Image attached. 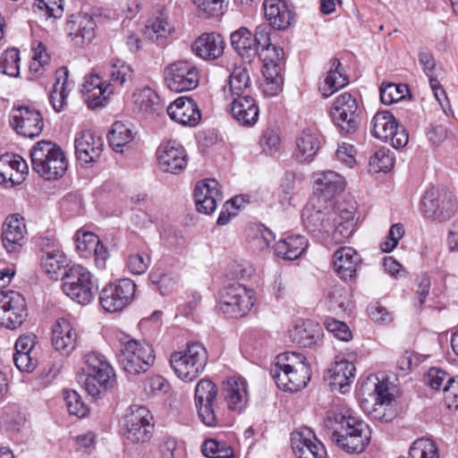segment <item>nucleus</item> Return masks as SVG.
Listing matches in <instances>:
<instances>
[{"mask_svg":"<svg viewBox=\"0 0 458 458\" xmlns=\"http://www.w3.org/2000/svg\"><path fill=\"white\" fill-rule=\"evenodd\" d=\"M230 39L233 48L242 60L251 63L257 57L260 46H267L268 34L260 27L255 33L242 27L231 34Z\"/></svg>","mask_w":458,"mask_h":458,"instance_id":"2eb2a0df","label":"nucleus"},{"mask_svg":"<svg viewBox=\"0 0 458 458\" xmlns=\"http://www.w3.org/2000/svg\"><path fill=\"white\" fill-rule=\"evenodd\" d=\"M154 360L152 347L136 340H130L123 344L118 355L119 363L123 370L133 375L147 371Z\"/></svg>","mask_w":458,"mask_h":458,"instance_id":"1a4fd4ad","label":"nucleus"},{"mask_svg":"<svg viewBox=\"0 0 458 458\" xmlns=\"http://www.w3.org/2000/svg\"><path fill=\"white\" fill-rule=\"evenodd\" d=\"M27 314L22 294L13 290L0 291V326L15 329L22 325Z\"/></svg>","mask_w":458,"mask_h":458,"instance_id":"ddd939ff","label":"nucleus"},{"mask_svg":"<svg viewBox=\"0 0 458 458\" xmlns=\"http://www.w3.org/2000/svg\"><path fill=\"white\" fill-rule=\"evenodd\" d=\"M371 126L375 138L389 142L395 148H403L408 143L405 129L398 127L394 116L388 111L377 113L372 118Z\"/></svg>","mask_w":458,"mask_h":458,"instance_id":"a211bd4d","label":"nucleus"},{"mask_svg":"<svg viewBox=\"0 0 458 458\" xmlns=\"http://www.w3.org/2000/svg\"><path fill=\"white\" fill-rule=\"evenodd\" d=\"M208 352L199 343H191L180 352L172 353L170 364L175 375L185 382L196 379L205 369Z\"/></svg>","mask_w":458,"mask_h":458,"instance_id":"39448f33","label":"nucleus"},{"mask_svg":"<svg viewBox=\"0 0 458 458\" xmlns=\"http://www.w3.org/2000/svg\"><path fill=\"white\" fill-rule=\"evenodd\" d=\"M80 383L93 398L105 394L109 388H112L115 383V375L100 373H84L80 377Z\"/></svg>","mask_w":458,"mask_h":458,"instance_id":"a19ab883","label":"nucleus"},{"mask_svg":"<svg viewBox=\"0 0 458 458\" xmlns=\"http://www.w3.org/2000/svg\"><path fill=\"white\" fill-rule=\"evenodd\" d=\"M10 117L12 126L23 137H37L43 130V119L34 108L20 106L12 110Z\"/></svg>","mask_w":458,"mask_h":458,"instance_id":"aec40b11","label":"nucleus"},{"mask_svg":"<svg viewBox=\"0 0 458 458\" xmlns=\"http://www.w3.org/2000/svg\"><path fill=\"white\" fill-rule=\"evenodd\" d=\"M292 448L298 458H324V445L309 428L294 431L291 437Z\"/></svg>","mask_w":458,"mask_h":458,"instance_id":"b1692460","label":"nucleus"},{"mask_svg":"<svg viewBox=\"0 0 458 458\" xmlns=\"http://www.w3.org/2000/svg\"><path fill=\"white\" fill-rule=\"evenodd\" d=\"M167 114L176 123L191 127L196 126L201 119L198 105L189 97L176 98L168 106Z\"/></svg>","mask_w":458,"mask_h":458,"instance_id":"a878e982","label":"nucleus"},{"mask_svg":"<svg viewBox=\"0 0 458 458\" xmlns=\"http://www.w3.org/2000/svg\"><path fill=\"white\" fill-rule=\"evenodd\" d=\"M360 262V255L352 247H341L333 256L334 268L344 280L352 279L355 276Z\"/></svg>","mask_w":458,"mask_h":458,"instance_id":"c9c22d12","label":"nucleus"},{"mask_svg":"<svg viewBox=\"0 0 458 458\" xmlns=\"http://www.w3.org/2000/svg\"><path fill=\"white\" fill-rule=\"evenodd\" d=\"M222 394L228 409L242 411L249 401L246 381L240 377L229 378L223 385Z\"/></svg>","mask_w":458,"mask_h":458,"instance_id":"2f4dec72","label":"nucleus"},{"mask_svg":"<svg viewBox=\"0 0 458 458\" xmlns=\"http://www.w3.org/2000/svg\"><path fill=\"white\" fill-rule=\"evenodd\" d=\"M73 87L69 81V71L63 66L55 72V81L50 94V102L56 112H61L66 105V98Z\"/></svg>","mask_w":458,"mask_h":458,"instance_id":"ea45409f","label":"nucleus"},{"mask_svg":"<svg viewBox=\"0 0 458 458\" xmlns=\"http://www.w3.org/2000/svg\"><path fill=\"white\" fill-rule=\"evenodd\" d=\"M341 63L338 59H332L330 61V68L327 72L324 81L319 85V90L325 98L332 96L348 84L347 76L339 71Z\"/></svg>","mask_w":458,"mask_h":458,"instance_id":"37998d69","label":"nucleus"},{"mask_svg":"<svg viewBox=\"0 0 458 458\" xmlns=\"http://www.w3.org/2000/svg\"><path fill=\"white\" fill-rule=\"evenodd\" d=\"M33 170L47 180L63 176L67 161L63 150L51 141L41 140L30 150Z\"/></svg>","mask_w":458,"mask_h":458,"instance_id":"20e7f679","label":"nucleus"},{"mask_svg":"<svg viewBox=\"0 0 458 458\" xmlns=\"http://www.w3.org/2000/svg\"><path fill=\"white\" fill-rule=\"evenodd\" d=\"M228 86L233 97L249 95L250 80L248 70L235 67L229 77Z\"/></svg>","mask_w":458,"mask_h":458,"instance_id":"8fccbe9b","label":"nucleus"},{"mask_svg":"<svg viewBox=\"0 0 458 458\" xmlns=\"http://www.w3.org/2000/svg\"><path fill=\"white\" fill-rule=\"evenodd\" d=\"M355 366L352 362L341 360H336L325 375L326 380L332 391H339L342 394L350 389L351 383L354 379Z\"/></svg>","mask_w":458,"mask_h":458,"instance_id":"c85d7f7f","label":"nucleus"},{"mask_svg":"<svg viewBox=\"0 0 458 458\" xmlns=\"http://www.w3.org/2000/svg\"><path fill=\"white\" fill-rule=\"evenodd\" d=\"M103 140L90 131L81 132L74 140L75 155L84 164L96 162L103 150Z\"/></svg>","mask_w":458,"mask_h":458,"instance_id":"cd10ccee","label":"nucleus"},{"mask_svg":"<svg viewBox=\"0 0 458 458\" xmlns=\"http://www.w3.org/2000/svg\"><path fill=\"white\" fill-rule=\"evenodd\" d=\"M77 333L65 318L56 320L52 328V344L64 355H69L76 346Z\"/></svg>","mask_w":458,"mask_h":458,"instance_id":"473e14b6","label":"nucleus"},{"mask_svg":"<svg viewBox=\"0 0 458 458\" xmlns=\"http://www.w3.org/2000/svg\"><path fill=\"white\" fill-rule=\"evenodd\" d=\"M327 302L328 309L335 313L345 310L348 306V291L340 285L332 287L327 293Z\"/></svg>","mask_w":458,"mask_h":458,"instance_id":"6e6d98bb","label":"nucleus"},{"mask_svg":"<svg viewBox=\"0 0 458 458\" xmlns=\"http://www.w3.org/2000/svg\"><path fill=\"white\" fill-rule=\"evenodd\" d=\"M449 380H451V377L445 370L437 368H431L425 377L426 383L432 389L437 391H443L445 383H447Z\"/></svg>","mask_w":458,"mask_h":458,"instance_id":"e2e57ef3","label":"nucleus"},{"mask_svg":"<svg viewBox=\"0 0 458 458\" xmlns=\"http://www.w3.org/2000/svg\"><path fill=\"white\" fill-rule=\"evenodd\" d=\"M43 271L52 279H56L58 275L68 266L67 257L58 248L44 250L40 259Z\"/></svg>","mask_w":458,"mask_h":458,"instance_id":"a18cd8bd","label":"nucleus"},{"mask_svg":"<svg viewBox=\"0 0 458 458\" xmlns=\"http://www.w3.org/2000/svg\"><path fill=\"white\" fill-rule=\"evenodd\" d=\"M324 423L333 442L347 454H360L369 443L368 426L347 411L331 410L327 413Z\"/></svg>","mask_w":458,"mask_h":458,"instance_id":"f03ea898","label":"nucleus"},{"mask_svg":"<svg viewBox=\"0 0 458 458\" xmlns=\"http://www.w3.org/2000/svg\"><path fill=\"white\" fill-rule=\"evenodd\" d=\"M270 374L279 388L296 392L310 379V368L303 355L284 352L276 357Z\"/></svg>","mask_w":458,"mask_h":458,"instance_id":"7ed1b4c3","label":"nucleus"},{"mask_svg":"<svg viewBox=\"0 0 458 458\" xmlns=\"http://www.w3.org/2000/svg\"><path fill=\"white\" fill-rule=\"evenodd\" d=\"M150 262V257L147 254H131L127 259V267L131 273L135 275H141L147 271Z\"/></svg>","mask_w":458,"mask_h":458,"instance_id":"680f3d73","label":"nucleus"},{"mask_svg":"<svg viewBox=\"0 0 458 458\" xmlns=\"http://www.w3.org/2000/svg\"><path fill=\"white\" fill-rule=\"evenodd\" d=\"M202 453L208 458H232L233 456V451L229 445L215 439H208L204 442Z\"/></svg>","mask_w":458,"mask_h":458,"instance_id":"4d7b16f0","label":"nucleus"},{"mask_svg":"<svg viewBox=\"0 0 458 458\" xmlns=\"http://www.w3.org/2000/svg\"><path fill=\"white\" fill-rule=\"evenodd\" d=\"M96 288L91 273L82 266H72L63 276V292L79 304L89 303Z\"/></svg>","mask_w":458,"mask_h":458,"instance_id":"0eeeda50","label":"nucleus"},{"mask_svg":"<svg viewBox=\"0 0 458 458\" xmlns=\"http://www.w3.org/2000/svg\"><path fill=\"white\" fill-rule=\"evenodd\" d=\"M263 64H271L272 63H281L283 58V50L277 48L270 43L268 37L267 46H260L257 55Z\"/></svg>","mask_w":458,"mask_h":458,"instance_id":"0e129e2a","label":"nucleus"},{"mask_svg":"<svg viewBox=\"0 0 458 458\" xmlns=\"http://www.w3.org/2000/svg\"><path fill=\"white\" fill-rule=\"evenodd\" d=\"M331 117L343 133H354L360 125V112L355 98L348 92L337 96L332 106Z\"/></svg>","mask_w":458,"mask_h":458,"instance_id":"9d476101","label":"nucleus"},{"mask_svg":"<svg viewBox=\"0 0 458 458\" xmlns=\"http://www.w3.org/2000/svg\"><path fill=\"white\" fill-rule=\"evenodd\" d=\"M224 47L225 43L219 34L204 33L194 42L193 51L204 60H214L223 54Z\"/></svg>","mask_w":458,"mask_h":458,"instance_id":"58836bf2","label":"nucleus"},{"mask_svg":"<svg viewBox=\"0 0 458 458\" xmlns=\"http://www.w3.org/2000/svg\"><path fill=\"white\" fill-rule=\"evenodd\" d=\"M167 88L174 92L190 91L198 87L199 74L198 69L190 62L176 61L164 71Z\"/></svg>","mask_w":458,"mask_h":458,"instance_id":"4468645a","label":"nucleus"},{"mask_svg":"<svg viewBox=\"0 0 458 458\" xmlns=\"http://www.w3.org/2000/svg\"><path fill=\"white\" fill-rule=\"evenodd\" d=\"M172 30L167 18L160 14L146 26L144 34L151 41L163 45Z\"/></svg>","mask_w":458,"mask_h":458,"instance_id":"de8ad7c7","label":"nucleus"},{"mask_svg":"<svg viewBox=\"0 0 458 458\" xmlns=\"http://www.w3.org/2000/svg\"><path fill=\"white\" fill-rule=\"evenodd\" d=\"M26 226L22 217L9 216L3 225L2 242L8 252H16L22 245Z\"/></svg>","mask_w":458,"mask_h":458,"instance_id":"72a5a7b5","label":"nucleus"},{"mask_svg":"<svg viewBox=\"0 0 458 458\" xmlns=\"http://www.w3.org/2000/svg\"><path fill=\"white\" fill-rule=\"evenodd\" d=\"M265 16L271 27L276 30H286L293 20L292 4L287 0H265Z\"/></svg>","mask_w":458,"mask_h":458,"instance_id":"c756f323","label":"nucleus"},{"mask_svg":"<svg viewBox=\"0 0 458 458\" xmlns=\"http://www.w3.org/2000/svg\"><path fill=\"white\" fill-rule=\"evenodd\" d=\"M96 22L86 13L72 14L66 21L65 30L77 45L90 42L95 38Z\"/></svg>","mask_w":458,"mask_h":458,"instance_id":"bb28decb","label":"nucleus"},{"mask_svg":"<svg viewBox=\"0 0 458 458\" xmlns=\"http://www.w3.org/2000/svg\"><path fill=\"white\" fill-rule=\"evenodd\" d=\"M373 400V404L366 403L364 406V410L371 418L383 422L391 421L395 418L396 402L386 383L379 381L376 384Z\"/></svg>","mask_w":458,"mask_h":458,"instance_id":"6ab92c4d","label":"nucleus"},{"mask_svg":"<svg viewBox=\"0 0 458 458\" xmlns=\"http://www.w3.org/2000/svg\"><path fill=\"white\" fill-rule=\"evenodd\" d=\"M290 338L293 343L302 347H310L320 338L321 328L311 321L301 322L295 325L289 331Z\"/></svg>","mask_w":458,"mask_h":458,"instance_id":"c03bdc74","label":"nucleus"},{"mask_svg":"<svg viewBox=\"0 0 458 458\" xmlns=\"http://www.w3.org/2000/svg\"><path fill=\"white\" fill-rule=\"evenodd\" d=\"M331 208L321 203L320 198L310 200L302 209L301 220L303 226L315 235L331 238L332 216Z\"/></svg>","mask_w":458,"mask_h":458,"instance_id":"dca6fc26","label":"nucleus"},{"mask_svg":"<svg viewBox=\"0 0 458 458\" xmlns=\"http://www.w3.org/2000/svg\"><path fill=\"white\" fill-rule=\"evenodd\" d=\"M253 305L252 291L241 284H230L220 292V310L233 318L245 316Z\"/></svg>","mask_w":458,"mask_h":458,"instance_id":"9b49d317","label":"nucleus"},{"mask_svg":"<svg viewBox=\"0 0 458 458\" xmlns=\"http://www.w3.org/2000/svg\"><path fill=\"white\" fill-rule=\"evenodd\" d=\"M331 213L335 214L332 216L331 241L335 244H340L349 239L355 231V208L339 203L335 208H331Z\"/></svg>","mask_w":458,"mask_h":458,"instance_id":"412c9836","label":"nucleus"},{"mask_svg":"<svg viewBox=\"0 0 458 458\" xmlns=\"http://www.w3.org/2000/svg\"><path fill=\"white\" fill-rule=\"evenodd\" d=\"M99 243L98 237L90 232H78L76 239V248L82 256L91 254L92 249Z\"/></svg>","mask_w":458,"mask_h":458,"instance_id":"052dcab7","label":"nucleus"},{"mask_svg":"<svg viewBox=\"0 0 458 458\" xmlns=\"http://www.w3.org/2000/svg\"><path fill=\"white\" fill-rule=\"evenodd\" d=\"M263 74L266 78L265 91L276 95L281 90L283 78L281 76V63L263 64Z\"/></svg>","mask_w":458,"mask_h":458,"instance_id":"3c124183","label":"nucleus"},{"mask_svg":"<svg viewBox=\"0 0 458 458\" xmlns=\"http://www.w3.org/2000/svg\"><path fill=\"white\" fill-rule=\"evenodd\" d=\"M308 247V242L302 235H290L278 241L275 245V252L284 259L294 260L301 256Z\"/></svg>","mask_w":458,"mask_h":458,"instance_id":"79ce46f5","label":"nucleus"},{"mask_svg":"<svg viewBox=\"0 0 458 458\" xmlns=\"http://www.w3.org/2000/svg\"><path fill=\"white\" fill-rule=\"evenodd\" d=\"M444 399L449 409L458 408V377H451V380L445 383L443 387Z\"/></svg>","mask_w":458,"mask_h":458,"instance_id":"774afa93","label":"nucleus"},{"mask_svg":"<svg viewBox=\"0 0 458 458\" xmlns=\"http://www.w3.org/2000/svg\"><path fill=\"white\" fill-rule=\"evenodd\" d=\"M217 386L209 379H201L195 387L194 402L200 421L208 427H215L218 423L216 411Z\"/></svg>","mask_w":458,"mask_h":458,"instance_id":"f3484780","label":"nucleus"},{"mask_svg":"<svg viewBox=\"0 0 458 458\" xmlns=\"http://www.w3.org/2000/svg\"><path fill=\"white\" fill-rule=\"evenodd\" d=\"M0 71L11 77H17L20 73V52L16 48L4 51L0 58Z\"/></svg>","mask_w":458,"mask_h":458,"instance_id":"5fc2aeb1","label":"nucleus"},{"mask_svg":"<svg viewBox=\"0 0 458 458\" xmlns=\"http://www.w3.org/2000/svg\"><path fill=\"white\" fill-rule=\"evenodd\" d=\"M321 145L320 135L316 129H304L296 138L293 157L300 163L311 162Z\"/></svg>","mask_w":458,"mask_h":458,"instance_id":"7c9ffc66","label":"nucleus"},{"mask_svg":"<svg viewBox=\"0 0 458 458\" xmlns=\"http://www.w3.org/2000/svg\"><path fill=\"white\" fill-rule=\"evenodd\" d=\"M326 328L336 338L342 341H349L352 338V333L348 326L334 318H328L325 321Z\"/></svg>","mask_w":458,"mask_h":458,"instance_id":"338daca9","label":"nucleus"},{"mask_svg":"<svg viewBox=\"0 0 458 458\" xmlns=\"http://www.w3.org/2000/svg\"><path fill=\"white\" fill-rule=\"evenodd\" d=\"M133 135L128 124L115 122L108 134V141L114 150L123 152V148L132 140Z\"/></svg>","mask_w":458,"mask_h":458,"instance_id":"09e8293b","label":"nucleus"},{"mask_svg":"<svg viewBox=\"0 0 458 458\" xmlns=\"http://www.w3.org/2000/svg\"><path fill=\"white\" fill-rule=\"evenodd\" d=\"M394 166V157L390 150L378 149L369 159V168L374 173L387 172Z\"/></svg>","mask_w":458,"mask_h":458,"instance_id":"13d9d810","label":"nucleus"},{"mask_svg":"<svg viewBox=\"0 0 458 458\" xmlns=\"http://www.w3.org/2000/svg\"><path fill=\"white\" fill-rule=\"evenodd\" d=\"M457 208V200L451 192L439 191L435 188L427 190L420 201L422 215L440 223L451 219Z\"/></svg>","mask_w":458,"mask_h":458,"instance_id":"6e6552de","label":"nucleus"},{"mask_svg":"<svg viewBox=\"0 0 458 458\" xmlns=\"http://www.w3.org/2000/svg\"><path fill=\"white\" fill-rule=\"evenodd\" d=\"M84 373L115 375L113 368L99 352H92L85 355Z\"/></svg>","mask_w":458,"mask_h":458,"instance_id":"603ef678","label":"nucleus"},{"mask_svg":"<svg viewBox=\"0 0 458 458\" xmlns=\"http://www.w3.org/2000/svg\"><path fill=\"white\" fill-rule=\"evenodd\" d=\"M218 182L215 179H207L199 182L194 189V199L197 209L204 214L213 213L217 202L222 200Z\"/></svg>","mask_w":458,"mask_h":458,"instance_id":"393cba45","label":"nucleus"},{"mask_svg":"<svg viewBox=\"0 0 458 458\" xmlns=\"http://www.w3.org/2000/svg\"><path fill=\"white\" fill-rule=\"evenodd\" d=\"M136 290L135 283L123 278L108 284L99 293V302L108 312H117L127 307L132 301Z\"/></svg>","mask_w":458,"mask_h":458,"instance_id":"f8f14e48","label":"nucleus"},{"mask_svg":"<svg viewBox=\"0 0 458 458\" xmlns=\"http://www.w3.org/2000/svg\"><path fill=\"white\" fill-rule=\"evenodd\" d=\"M150 411L138 404L131 405L120 423L124 437L131 443H145L152 437L154 423Z\"/></svg>","mask_w":458,"mask_h":458,"instance_id":"423d86ee","label":"nucleus"},{"mask_svg":"<svg viewBox=\"0 0 458 458\" xmlns=\"http://www.w3.org/2000/svg\"><path fill=\"white\" fill-rule=\"evenodd\" d=\"M411 458H439L436 444L428 438H419L409 450Z\"/></svg>","mask_w":458,"mask_h":458,"instance_id":"864d4df0","label":"nucleus"},{"mask_svg":"<svg viewBox=\"0 0 458 458\" xmlns=\"http://www.w3.org/2000/svg\"><path fill=\"white\" fill-rule=\"evenodd\" d=\"M134 111L146 118H154L162 110L157 94L150 88L136 89L132 94Z\"/></svg>","mask_w":458,"mask_h":458,"instance_id":"f704fd0d","label":"nucleus"},{"mask_svg":"<svg viewBox=\"0 0 458 458\" xmlns=\"http://www.w3.org/2000/svg\"><path fill=\"white\" fill-rule=\"evenodd\" d=\"M64 398L67 410L71 415L83 418L88 413V408L82 402L81 395L74 390H64Z\"/></svg>","mask_w":458,"mask_h":458,"instance_id":"bf43d9fd","label":"nucleus"},{"mask_svg":"<svg viewBox=\"0 0 458 458\" xmlns=\"http://www.w3.org/2000/svg\"><path fill=\"white\" fill-rule=\"evenodd\" d=\"M404 234V228L401 224L393 225L388 232L386 240L380 244V248L384 252H391L398 244V242Z\"/></svg>","mask_w":458,"mask_h":458,"instance_id":"69168bd1","label":"nucleus"},{"mask_svg":"<svg viewBox=\"0 0 458 458\" xmlns=\"http://www.w3.org/2000/svg\"><path fill=\"white\" fill-rule=\"evenodd\" d=\"M231 113L243 125L254 124L259 117V107L250 95L235 97L231 103Z\"/></svg>","mask_w":458,"mask_h":458,"instance_id":"4c0bfd02","label":"nucleus"},{"mask_svg":"<svg viewBox=\"0 0 458 458\" xmlns=\"http://www.w3.org/2000/svg\"><path fill=\"white\" fill-rule=\"evenodd\" d=\"M33 13L52 23L64 14L63 0H36L32 5Z\"/></svg>","mask_w":458,"mask_h":458,"instance_id":"49530a36","label":"nucleus"},{"mask_svg":"<svg viewBox=\"0 0 458 458\" xmlns=\"http://www.w3.org/2000/svg\"><path fill=\"white\" fill-rule=\"evenodd\" d=\"M28 174V164L21 156L6 153L0 157V184L6 188L19 185Z\"/></svg>","mask_w":458,"mask_h":458,"instance_id":"4be33fe9","label":"nucleus"},{"mask_svg":"<svg viewBox=\"0 0 458 458\" xmlns=\"http://www.w3.org/2000/svg\"><path fill=\"white\" fill-rule=\"evenodd\" d=\"M133 69L120 59H112L106 68L107 81L98 74L90 73L84 77L81 92L90 109L103 106L114 92L131 84Z\"/></svg>","mask_w":458,"mask_h":458,"instance_id":"f257e3e1","label":"nucleus"},{"mask_svg":"<svg viewBox=\"0 0 458 458\" xmlns=\"http://www.w3.org/2000/svg\"><path fill=\"white\" fill-rule=\"evenodd\" d=\"M314 184L324 200L340 194L345 188L344 178L334 171L316 173L314 174Z\"/></svg>","mask_w":458,"mask_h":458,"instance_id":"e433bc0d","label":"nucleus"},{"mask_svg":"<svg viewBox=\"0 0 458 458\" xmlns=\"http://www.w3.org/2000/svg\"><path fill=\"white\" fill-rule=\"evenodd\" d=\"M159 167L164 172L178 174L187 165V154L184 148L174 140L161 144L157 150Z\"/></svg>","mask_w":458,"mask_h":458,"instance_id":"5701e85b","label":"nucleus"}]
</instances>
